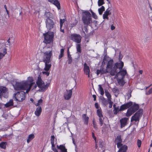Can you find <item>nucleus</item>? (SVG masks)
<instances>
[{
    "instance_id": "obj_13",
    "label": "nucleus",
    "mask_w": 152,
    "mask_h": 152,
    "mask_svg": "<svg viewBox=\"0 0 152 152\" xmlns=\"http://www.w3.org/2000/svg\"><path fill=\"white\" fill-rule=\"evenodd\" d=\"M46 27L48 29L53 28L54 26V23L52 19L50 18H47L45 21Z\"/></svg>"
},
{
    "instance_id": "obj_51",
    "label": "nucleus",
    "mask_w": 152,
    "mask_h": 152,
    "mask_svg": "<svg viewBox=\"0 0 152 152\" xmlns=\"http://www.w3.org/2000/svg\"><path fill=\"white\" fill-rule=\"evenodd\" d=\"M137 145L138 148H140L141 147L142 142L141 140H137Z\"/></svg>"
},
{
    "instance_id": "obj_25",
    "label": "nucleus",
    "mask_w": 152,
    "mask_h": 152,
    "mask_svg": "<svg viewBox=\"0 0 152 152\" xmlns=\"http://www.w3.org/2000/svg\"><path fill=\"white\" fill-rule=\"evenodd\" d=\"M82 116L84 120V124L86 125H88L89 120L88 117L87 116L86 114H83Z\"/></svg>"
},
{
    "instance_id": "obj_60",
    "label": "nucleus",
    "mask_w": 152,
    "mask_h": 152,
    "mask_svg": "<svg viewBox=\"0 0 152 152\" xmlns=\"http://www.w3.org/2000/svg\"><path fill=\"white\" fill-rule=\"evenodd\" d=\"M50 67H45L44 69L47 72L49 70Z\"/></svg>"
},
{
    "instance_id": "obj_54",
    "label": "nucleus",
    "mask_w": 152,
    "mask_h": 152,
    "mask_svg": "<svg viewBox=\"0 0 152 152\" xmlns=\"http://www.w3.org/2000/svg\"><path fill=\"white\" fill-rule=\"evenodd\" d=\"M92 17L95 19H96L97 18V16L96 15L94 12L92 13Z\"/></svg>"
},
{
    "instance_id": "obj_63",
    "label": "nucleus",
    "mask_w": 152,
    "mask_h": 152,
    "mask_svg": "<svg viewBox=\"0 0 152 152\" xmlns=\"http://www.w3.org/2000/svg\"><path fill=\"white\" fill-rule=\"evenodd\" d=\"M62 27H61V26H60V30L63 33H64V29H62Z\"/></svg>"
},
{
    "instance_id": "obj_16",
    "label": "nucleus",
    "mask_w": 152,
    "mask_h": 152,
    "mask_svg": "<svg viewBox=\"0 0 152 152\" xmlns=\"http://www.w3.org/2000/svg\"><path fill=\"white\" fill-rule=\"evenodd\" d=\"M122 140L121 138V135H118L115 139V142L116 144L117 147L118 148H119L123 144L121 143Z\"/></svg>"
},
{
    "instance_id": "obj_19",
    "label": "nucleus",
    "mask_w": 152,
    "mask_h": 152,
    "mask_svg": "<svg viewBox=\"0 0 152 152\" xmlns=\"http://www.w3.org/2000/svg\"><path fill=\"white\" fill-rule=\"evenodd\" d=\"M120 71L119 72L117 75L118 76H121V77L120 78H124L125 75L127 74V72L126 70H121V69H120Z\"/></svg>"
},
{
    "instance_id": "obj_49",
    "label": "nucleus",
    "mask_w": 152,
    "mask_h": 152,
    "mask_svg": "<svg viewBox=\"0 0 152 152\" xmlns=\"http://www.w3.org/2000/svg\"><path fill=\"white\" fill-rule=\"evenodd\" d=\"M103 117H99V124L101 126H102L103 124V120L102 119V118Z\"/></svg>"
},
{
    "instance_id": "obj_27",
    "label": "nucleus",
    "mask_w": 152,
    "mask_h": 152,
    "mask_svg": "<svg viewBox=\"0 0 152 152\" xmlns=\"http://www.w3.org/2000/svg\"><path fill=\"white\" fill-rule=\"evenodd\" d=\"M34 138V135L33 134H29L27 140V142L28 143L32 140Z\"/></svg>"
},
{
    "instance_id": "obj_10",
    "label": "nucleus",
    "mask_w": 152,
    "mask_h": 152,
    "mask_svg": "<svg viewBox=\"0 0 152 152\" xmlns=\"http://www.w3.org/2000/svg\"><path fill=\"white\" fill-rule=\"evenodd\" d=\"M142 110L140 109L131 118V122L134 121L135 122L139 121L140 117L142 116Z\"/></svg>"
},
{
    "instance_id": "obj_40",
    "label": "nucleus",
    "mask_w": 152,
    "mask_h": 152,
    "mask_svg": "<svg viewBox=\"0 0 152 152\" xmlns=\"http://www.w3.org/2000/svg\"><path fill=\"white\" fill-rule=\"evenodd\" d=\"M127 108L125 104L122 105L120 107V110L123 111L127 109Z\"/></svg>"
},
{
    "instance_id": "obj_47",
    "label": "nucleus",
    "mask_w": 152,
    "mask_h": 152,
    "mask_svg": "<svg viewBox=\"0 0 152 152\" xmlns=\"http://www.w3.org/2000/svg\"><path fill=\"white\" fill-rule=\"evenodd\" d=\"M93 125L94 128L96 130L98 129L97 126V125L96 124L95 121L94 120H93Z\"/></svg>"
},
{
    "instance_id": "obj_4",
    "label": "nucleus",
    "mask_w": 152,
    "mask_h": 152,
    "mask_svg": "<svg viewBox=\"0 0 152 152\" xmlns=\"http://www.w3.org/2000/svg\"><path fill=\"white\" fill-rule=\"evenodd\" d=\"M114 60L109 56H107V53L104 55L102 60V65L101 66H104L107 64L106 66H114Z\"/></svg>"
},
{
    "instance_id": "obj_15",
    "label": "nucleus",
    "mask_w": 152,
    "mask_h": 152,
    "mask_svg": "<svg viewBox=\"0 0 152 152\" xmlns=\"http://www.w3.org/2000/svg\"><path fill=\"white\" fill-rule=\"evenodd\" d=\"M72 93V89L66 90V91L64 93V97L66 100H68L71 97Z\"/></svg>"
},
{
    "instance_id": "obj_22",
    "label": "nucleus",
    "mask_w": 152,
    "mask_h": 152,
    "mask_svg": "<svg viewBox=\"0 0 152 152\" xmlns=\"http://www.w3.org/2000/svg\"><path fill=\"white\" fill-rule=\"evenodd\" d=\"M42 109L41 107L39 106L36 109L34 113L35 115L37 116H39L41 113Z\"/></svg>"
},
{
    "instance_id": "obj_8",
    "label": "nucleus",
    "mask_w": 152,
    "mask_h": 152,
    "mask_svg": "<svg viewBox=\"0 0 152 152\" xmlns=\"http://www.w3.org/2000/svg\"><path fill=\"white\" fill-rule=\"evenodd\" d=\"M43 36L44 37L45 43L49 44L53 42V33L47 32L46 33L44 34Z\"/></svg>"
},
{
    "instance_id": "obj_48",
    "label": "nucleus",
    "mask_w": 152,
    "mask_h": 152,
    "mask_svg": "<svg viewBox=\"0 0 152 152\" xmlns=\"http://www.w3.org/2000/svg\"><path fill=\"white\" fill-rule=\"evenodd\" d=\"M108 101L109 104V107L110 108L112 107L113 102L111 101V99H110V100H108Z\"/></svg>"
},
{
    "instance_id": "obj_53",
    "label": "nucleus",
    "mask_w": 152,
    "mask_h": 152,
    "mask_svg": "<svg viewBox=\"0 0 152 152\" xmlns=\"http://www.w3.org/2000/svg\"><path fill=\"white\" fill-rule=\"evenodd\" d=\"M102 103L104 105H106L107 104V102L106 99H104L102 100Z\"/></svg>"
},
{
    "instance_id": "obj_61",
    "label": "nucleus",
    "mask_w": 152,
    "mask_h": 152,
    "mask_svg": "<svg viewBox=\"0 0 152 152\" xmlns=\"http://www.w3.org/2000/svg\"><path fill=\"white\" fill-rule=\"evenodd\" d=\"M93 97L94 98V101H95L96 100V96L95 95H93Z\"/></svg>"
},
{
    "instance_id": "obj_39",
    "label": "nucleus",
    "mask_w": 152,
    "mask_h": 152,
    "mask_svg": "<svg viewBox=\"0 0 152 152\" xmlns=\"http://www.w3.org/2000/svg\"><path fill=\"white\" fill-rule=\"evenodd\" d=\"M125 104L127 108L129 109L132 105L133 102H132L130 101Z\"/></svg>"
},
{
    "instance_id": "obj_14",
    "label": "nucleus",
    "mask_w": 152,
    "mask_h": 152,
    "mask_svg": "<svg viewBox=\"0 0 152 152\" xmlns=\"http://www.w3.org/2000/svg\"><path fill=\"white\" fill-rule=\"evenodd\" d=\"M7 90L5 87L1 86L0 87V98L2 97L7 98V97L8 93L7 92Z\"/></svg>"
},
{
    "instance_id": "obj_50",
    "label": "nucleus",
    "mask_w": 152,
    "mask_h": 152,
    "mask_svg": "<svg viewBox=\"0 0 152 152\" xmlns=\"http://www.w3.org/2000/svg\"><path fill=\"white\" fill-rule=\"evenodd\" d=\"M52 149L54 151V152H58L57 150L56 149L55 147V145L54 144L53 146V145H52Z\"/></svg>"
},
{
    "instance_id": "obj_32",
    "label": "nucleus",
    "mask_w": 152,
    "mask_h": 152,
    "mask_svg": "<svg viewBox=\"0 0 152 152\" xmlns=\"http://www.w3.org/2000/svg\"><path fill=\"white\" fill-rule=\"evenodd\" d=\"M98 86L99 91L100 94L102 95H103L104 94V92L103 88L102 87V86L101 85H99Z\"/></svg>"
},
{
    "instance_id": "obj_28",
    "label": "nucleus",
    "mask_w": 152,
    "mask_h": 152,
    "mask_svg": "<svg viewBox=\"0 0 152 152\" xmlns=\"http://www.w3.org/2000/svg\"><path fill=\"white\" fill-rule=\"evenodd\" d=\"M96 114L99 117H103L102 112L101 108L97 110Z\"/></svg>"
},
{
    "instance_id": "obj_46",
    "label": "nucleus",
    "mask_w": 152,
    "mask_h": 152,
    "mask_svg": "<svg viewBox=\"0 0 152 152\" xmlns=\"http://www.w3.org/2000/svg\"><path fill=\"white\" fill-rule=\"evenodd\" d=\"M50 13L49 12H45L44 15L45 17L47 18H50Z\"/></svg>"
},
{
    "instance_id": "obj_9",
    "label": "nucleus",
    "mask_w": 152,
    "mask_h": 152,
    "mask_svg": "<svg viewBox=\"0 0 152 152\" xmlns=\"http://www.w3.org/2000/svg\"><path fill=\"white\" fill-rule=\"evenodd\" d=\"M123 67H106L107 73L110 72L112 76H114L117 74V69H122Z\"/></svg>"
},
{
    "instance_id": "obj_44",
    "label": "nucleus",
    "mask_w": 152,
    "mask_h": 152,
    "mask_svg": "<svg viewBox=\"0 0 152 152\" xmlns=\"http://www.w3.org/2000/svg\"><path fill=\"white\" fill-rule=\"evenodd\" d=\"M55 137L54 135H52L51 136V145H53V146L54 144Z\"/></svg>"
},
{
    "instance_id": "obj_33",
    "label": "nucleus",
    "mask_w": 152,
    "mask_h": 152,
    "mask_svg": "<svg viewBox=\"0 0 152 152\" xmlns=\"http://www.w3.org/2000/svg\"><path fill=\"white\" fill-rule=\"evenodd\" d=\"M105 95L108 98V100L111 99V96L110 94L107 90H105Z\"/></svg>"
},
{
    "instance_id": "obj_31",
    "label": "nucleus",
    "mask_w": 152,
    "mask_h": 152,
    "mask_svg": "<svg viewBox=\"0 0 152 152\" xmlns=\"http://www.w3.org/2000/svg\"><path fill=\"white\" fill-rule=\"evenodd\" d=\"M7 145V142H3L0 143V148H1L5 149L6 148V146Z\"/></svg>"
},
{
    "instance_id": "obj_52",
    "label": "nucleus",
    "mask_w": 152,
    "mask_h": 152,
    "mask_svg": "<svg viewBox=\"0 0 152 152\" xmlns=\"http://www.w3.org/2000/svg\"><path fill=\"white\" fill-rule=\"evenodd\" d=\"M152 93V88H150L148 91H146L145 94L146 95H148L151 94Z\"/></svg>"
},
{
    "instance_id": "obj_26",
    "label": "nucleus",
    "mask_w": 152,
    "mask_h": 152,
    "mask_svg": "<svg viewBox=\"0 0 152 152\" xmlns=\"http://www.w3.org/2000/svg\"><path fill=\"white\" fill-rule=\"evenodd\" d=\"M119 78V77L117 79V81L119 84L121 86H123L125 83V82L124 80V78Z\"/></svg>"
},
{
    "instance_id": "obj_21",
    "label": "nucleus",
    "mask_w": 152,
    "mask_h": 152,
    "mask_svg": "<svg viewBox=\"0 0 152 152\" xmlns=\"http://www.w3.org/2000/svg\"><path fill=\"white\" fill-rule=\"evenodd\" d=\"M127 148V146L126 145H122L120 147L119 150L117 152H126Z\"/></svg>"
},
{
    "instance_id": "obj_55",
    "label": "nucleus",
    "mask_w": 152,
    "mask_h": 152,
    "mask_svg": "<svg viewBox=\"0 0 152 152\" xmlns=\"http://www.w3.org/2000/svg\"><path fill=\"white\" fill-rule=\"evenodd\" d=\"M95 107L97 109H99V105L98 103L97 102H96L95 104Z\"/></svg>"
},
{
    "instance_id": "obj_17",
    "label": "nucleus",
    "mask_w": 152,
    "mask_h": 152,
    "mask_svg": "<svg viewBox=\"0 0 152 152\" xmlns=\"http://www.w3.org/2000/svg\"><path fill=\"white\" fill-rule=\"evenodd\" d=\"M129 118L124 117L122 118L120 121L121 124V128H122L125 127L127 124Z\"/></svg>"
},
{
    "instance_id": "obj_5",
    "label": "nucleus",
    "mask_w": 152,
    "mask_h": 152,
    "mask_svg": "<svg viewBox=\"0 0 152 152\" xmlns=\"http://www.w3.org/2000/svg\"><path fill=\"white\" fill-rule=\"evenodd\" d=\"M36 85H37L39 88L44 91H45L48 88L49 85V83L45 85L44 82L42 80L41 77L40 76L38 77L36 82Z\"/></svg>"
},
{
    "instance_id": "obj_59",
    "label": "nucleus",
    "mask_w": 152,
    "mask_h": 152,
    "mask_svg": "<svg viewBox=\"0 0 152 152\" xmlns=\"http://www.w3.org/2000/svg\"><path fill=\"white\" fill-rule=\"evenodd\" d=\"M43 73L44 74H45L47 76H48L49 75V73L48 72H43Z\"/></svg>"
},
{
    "instance_id": "obj_24",
    "label": "nucleus",
    "mask_w": 152,
    "mask_h": 152,
    "mask_svg": "<svg viewBox=\"0 0 152 152\" xmlns=\"http://www.w3.org/2000/svg\"><path fill=\"white\" fill-rule=\"evenodd\" d=\"M57 148L61 150V152H67V149L63 145H60L59 146L57 145Z\"/></svg>"
},
{
    "instance_id": "obj_20",
    "label": "nucleus",
    "mask_w": 152,
    "mask_h": 152,
    "mask_svg": "<svg viewBox=\"0 0 152 152\" xmlns=\"http://www.w3.org/2000/svg\"><path fill=\"white\" fill-rule=\"evenodd\" d=\"M106 68L104 69V67H101L100 70L97 69L96 71V74L98 75L99 74L101 75L107 73Z\"/></svg>"
},
{
    "instance_id": "obj_57",
    "label": "nucleus",
    "mask_w": 152,
    "mask_h": 152,
    "mask_svg": "<svg viewBox=\"0 0 152 152\" xmlns=\"http://www.w3.org/2000/svg\"><path fill=\"white\" fill-rule=\"evenodd\" d=\"M92 137L93 138H94V140L95 141V142H96V137L94 135V133L93 132L92 133Z\"/></svg>"
},
{
    "instance_id": "obj_64",
    "label": "nucleus",
    "mask_w": 152,
    "mask_h": 152,
    "mask_svg": "<svg viewBox=\"0 0 152 152\" xmlns=\"http://www.w3.org/2000/svg\"><path fill=\"white\" fill-rule=\"evenodd\" d=\"M64 49L62 48L61 49L60 51V53L64 54Z\"/></svg>"
},
{
    "instance_id": "obj_29",
    "label": "nucleus",
    "mask_w": 152,
    "mask_h": 152,
    "mask_svg": "<svg viewBox=\"0 0 152 152\" xmlns=\"http://www.w3.org/2000/svg\"><path fill=\"white\" fill-rule=\"evenodd\" d=\"M53 4L57 7L58 9H61L60 3L58 0H55Z\"/></svg>"
},
{
    "instance_id": "obj_7",
    "label": "nucleus",
    "mask_w": 152,
    "mask_h": 152,
    "mask_svg": "<svg viewBox=\"0 0 152 152\" xmlns=\"http://www.w3.org/2000/svg\"><path fill=\"white\" fill-rule=\"evenodd\" d=\"M14 96L16 101L22 102L26 98V93L23 91L18 92L15 94Z\"/></svg>"
},
{
    "instance_id": "obj_18",
    "label": "nucleus",
    "mask_w": 152,
    "mask_h": 152,
    "mask_svg": "<svg viewBox=\"0 0 152 152\" xmlns=\"http://www.w3.org/2000/svg\"><path fill=\"white\" fill-rule=\"evenodd\" d=\"M111 10V9H110V10H109V8H108L104 12L103 15V18L104 19H106L107 20H108L109 19L108 16L111 14V12H110Z\"/></svg>"
},
{
    "instance_id": "obj_1",
    "label": "nucleus",
    "mask_w": 152,
    "mask_h": 152,
    "mask_svg": "<svg viewBox=\"0 0 152 152\" xmlns=\"http://www.w3.org/2000/svg\"><path fill=\"white\" fill-rule=\"evenodd\" d=\"M37 86L34 82V79L32 77H29L26 80L16 82L14 86L16 90H26V93H28L32 87V90L36 88Z\"/></svg>"
},
{
    "instance_id": "obj_58",
    "label": "nucleus",
    "mask_w": 152,
    "mask_h": 152,
    "mask_svg": "<svg viewBox=\"0 0 152 152\" xmlns=\"http://www.w3.org/2000/svg\"><path fill=\"white\" fill-rule=\"evenodd\" d=\"M110 29L112 30H114L115 29V26L113 25H112L111 26Z\"/></svg>"
},
{
    "instance_id": "obj_62",
    "label": "nucleus",
    "mask_w": 152,
    "mask_h": 152,
    "mask_svg": "<svg viewBox=\"0 0 152 152\" xmlns=\"http://www.w3.org/2000/svg\"><path fill=\"white\" fill-rule=\"evenodd\" d=\"M63 56H64V54L61 53H60V54L59 56V58H62Z\"/></svg>"
},
{
    "instance_id": "obj_35",
    "label": "nucleus",
    "mask_w": 152,
    "mask_h": 152,
    "mask_svg": "<svg viewBox=\"0 0 152 152\" xmlns=\"http://www.w3.org/2000/svg\"><path fill=\"white\" fill-rule=\"evenodd\" d=\"M105 10V8L104 6H102L101 7L98 9V11L99 15H102L104 11Z\"/></svg>"
},
{
    "instance_id": "obj_6",
    "label": "nucleus",
    "mask_w": 152,
    "mask_h": 152,
    "mask_svg": "<svg viewBox=\"0 0 152 152\" xmlns=\"http://www.w3.org/2000/svg\"><path fill=\"white\" fill-rule=\"evenodd\" d=\"M139 108V104L134 103L127 110L126 113V116L127 117H129L131 116L133 114L137 111Z\"/></svg>"
},
{
    "instance_id": "obj_37",
    "label": "nucleus",
    "mask_w": 152,
    "mask_h": 152,
    "mask_svg": "<svg viewBox=\"0 0 152 152\" xmlns=\"http://www.w3.org/2000/svg\"><path fill=\"white\" fill-rule=\"evenodd\" d=\"M76 49L77 51L80 53H81V48L80 44H77L76 45Z\"/></svg>"
},
{
    "instance_id": "obj_36",
    "label": "nucleus",
    "mask_w": 152,
    "mask_h": 152,
    "mask_svg": "<svg viewBox=\"0 0 152 152\" xmlns=\"http://www.w3.org/2000/svg\"><path fill=\"white\" fill-rule=\"evenodd\" d=\"M113 113L115 115H116L119 111H121L120 110V109H119V107H117L116 108H115L113 110Z\"/></svg>"
},
{
    "instance_id": "obj_23",
    "label": "nucleus",
    "mask_w": 152,
    "mask_h": 152,
    "mask_svg": "<svg viewBox=\"0 0 152 152\" xmlns=\"http://www.w3.org/2000/svg\"><path fill=\"white\" fill-rule=\"evenodd\" d=\"M84 71L85 74L88 75V77L89 78H90V70L89 69V67H84Z\"/></svg>"
},
{
    "instance_id": "obj_41",
    "label": "nucleus",
    "mask_w": 152,
    "mask_h": 152,
    "mask_svg": "<svg viewBox=\"0 0 152 152\" xmlns=\"http://www.w3.org/2000/svg\"><path fill=\"white\" fill-rule=\"evenodd\" d=\"M77 22L78 21L76 20H75L74 22L70 23V27L72 28L75 26L77 24Z\"/></svg>"
},
{
    "instance_id": "obj_45",
    "label": "nucleus",
    "mask_w": 152,
    "mask_h": 152,
    "mask_svg": "<svg viewBox=\"0 0 152 152\" xmlns=\"http://www.w3.org/2000/svg\"><path fill=\"white\" fill-rule=\"evenodd\" d=\"M72 62V59L71 56H68L67 62L69 64H70Z\"/></svg>"
},
{
    "instance_id": "obj_43",
    "label": "nucleus",
    "mask_w": 152,
    "mask_h": 152,
    "mask_svg": "<svg viewBox=\"0 0 152 152\" xmlns=\"http://www.w3.org/2000/svg\"><path fill=\"white\" fill-rule=\"evenodd\" d=\"M104 0H98V4L99 6H100L104 4Z\"/></svg>"
},
{
    "instance_id": "obj_42",
    "label": "nucleus",
    "mask_w": 152,
    "mask_h": 152,
    "mask_svg": "<svg viewBox=\"0 0 152 152\" xmlns=\"http://www.w3.org/2000/svg\"><path fill=\"white\" fill-rule=\"evenodd\" d=\"M88 25H86L85 26H84L83 27V29H84V31L83 30V32L85 34H86V33H85V32L86 33H87L88 32Z\"/></svg>"
},
{
    "instance_id": "obj_30",
    "label": "nucleus",
    "mask_w": 152,
    "mask_h": 152,
    "mask_svg": "<svg viewBox=\"0 0 152 152\" xmlns=\"http://www.w3.org/2000/svg\"><path fill=\"white\" fill-rule=\"evenodd\" d=\"M13 104V102L12 99H10L9 102L5 104V106L6 107H9L10 106H12Z\"/></svg>"
},
{
    "instance_id": "obj_3",
    "label": "nucleus",
    "mask_w": 152,
    "mask_h": 152,
    "mask_svg": "<svg viewBox=\"0 0 152 152\" xmlns=\"http://www.w3.org/2000/svg\"><path fill=\"white\" fill-rule=\"evenodd\" d=\"M52 50L46 51L44 53L43 56V61L45 63V66H51L50 58L52 55Z\"/></svg>"
},
{
    "instance_id": "obj_38",
    "label": "nucleus",
    "mask_w": 152,
    "mask_h": 152,
    "mask_svg": "<svg viewBox=\"0 0 152 152\" xmlns=\"http://www.w3.org/2000/svg\"><path fill=\"white\" fill-rule=\"evenodd\" d=\"M96 143H98L99 146L100 148H102L103 146V142L101 140H99L98 141H97Z\"/></svg>"
},
{
    "instance_id": "obj_2",
    "label": "nucleus",
    "mask_w": 152,
    "mask_h": 152,
    "mask_svg": "<svg viewBox=\"0 0 152 152\" xmlns=\"http://www.w3.org/2000/svg\"><path fill=\"white\" fill-rule=\"evenodd\" d=\"M82 20L85 25H90L92 22V16L88 11L82 12Z\"/></svg>"
},
{
    "instance_id": "obj_11",
    "label": "nucleus",
    "mask_w": 152,
    "mask_h": 152,
    "mask_svg": "<svg viewBox=\"0 0 152 152\" xmlns=\"http://www.w3.org/2000/svg\"><path fill=\"white\" fill-rule=\"evenodd\" d=\"M81 38V36L79 34H73L70 35V39L77 43H80Z\"/></svg>"
},
{
    "instance_id": "obj_56",
    "label": "nucleus",
    "mask_w": 152,
    "mask_h": 152,
    "mask_svg": "<svg viewBox=\"0 0 152 152\" xmlns=\"http://www.w3.org/2000/svg\"><path fill=\"white\" fill-rule=\"evenodd\" d=\"M42 103V99H40L38 101V103L39 104V105H40Z\"/></svg>"
},
{
    "instance_id": "obj_12",
    "label": "nucleus",
    "mask_w": 152,
    "mask_h": 152,
    "mask_svg": "<svg viewBox=\"0 0 152 152\" xmlns=\"http://www.w3.org/2000/svg\"><path fill=\"white\" fill-rule=\"evenodd\" d=\"M123 57V55L121 54V51H120L118 57V62H116L114 64V66L117 67L120 66L122 67L124 66V63L121 60Z\"/></svg>"
},
{
    "instance_id": "obj_34",
    "label": "nucleus",
    "mask_w": 152,
    "mask_h": 152,
    "mask_svg": "<svg viewBox=\"0 0 152 152\" xmlns=\"http://www.w3.org/2000/svg\"><path fill=\"white\" fill-rule=\"evenodd\" d=\"M66 21V18L65 17V16H64V18L62 19L60 18V26L61 27L63 26V23L65 22V21Z\"/></svg>"
}]
</instances>
